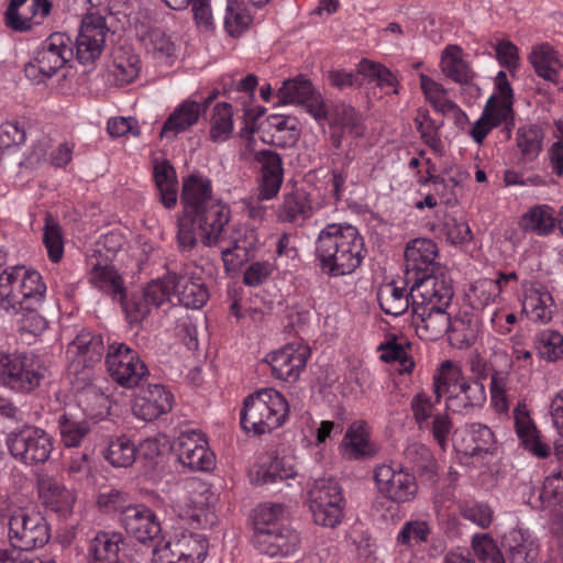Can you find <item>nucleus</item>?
Listing matches in <instances>:
<instances>
[{"mask_svg": "<svg viewBox=\"0 0 563 563\" xmlns=\"http://www.w3.org/2000/svg\"><path fill=\"white\" fill-rule=\"evenodd\" d=\"M180 198L184 210L177 220V242L183 252L191 251L198 240L207 247H219L228 272L250 260L255 238L230 223V207L213 197L208 178L194 174L185 178Z\"/></svg>", "mask_w": 563, "mask_h": 563, "instance_id": "obj_1", "label": "nucleus"}, {"mask_svg": "<svg viewBox=\"0 0 563 563\" xmlns=\"http://www.w3.org/2000/svg\"><path fill=\"white\" fill-rule=\"evenodd\" d=\"M366 250L358 230L347 223H331L316 241V257L322 273L339 277L352 274L362 264Z\"/></svg>", "mask_w": 563, "mask_h": 563, "instance_id": "obj_2", "label": "nucleus"}, {"mask_svg": "<svg viewBox=\"0 0 563 563\" xmlns=\"http://www.w3.org/2000/svg\"><path fill=\"white\" fill-rule=\"evenodd\" d=\"M412 325L424 341H437L450 331V314L446 312L454 290L451 282H424L410 287Z\"/></svg>", "mask_w": 563, "mask_h": 563, "instance_id": "obj_3", "label": "nucleus"}, {"mask_svg": "<svg viewBox=\"0 0 563 563\" xmlns=\"http://www.w3.org/2000/svg\"><path fill=\"white\" fill-rule=\"evenodd\" d=\"M435 402L442 395H448L446 407L453 412H464L482 407L486 401V390L479 378H468L453 362L446 360L441 364V372L433 378Z\"/></svg>", "mask_w": 563, "mask_h": 563, "instance_id": "obj_4", "label": "nucleus"}, {"mask_svg": "<svg viewBox=\"0 0 563 563\" xmlns=\"http://www.w3.org/2000/svg\"><path fill=\"white\" fill-rule=\"evenodd\" d=\"M288 416L285 397L274 388H264L249 395L240 413L241 427L255 435L279 428Z\"/></svg>", "mask_w": 563, "mask_h": 563, "instance_id": "obj_5", "label": "nucleus"}, {"mask_svg": "<svg viewBox=\"0 0 563 563\" xmlns=\"http://www.w3.org/2000/svg\"><path fill=\"white\" fill-rule=\"evenodd\" d=\"M0 518L8 519V538L14 549L31 551L49 541V525L35 506L1 508Z\"/></svg>", "mask_w": 563, "mask_h": 563, "instance_id": "obj_6", "label": "nucleus"}, {"mask_svg": "<svg viewBox=\"0 0 563 563\" xmlns=\"http://www.w3.org/2000/svg\"><path fill=\"white\" fill-rule=\"evenodd\" d=\"M47 368L32 352H0V385L18 394L35 391Z\"/></svg>", "mask_w": 563, "mask_h": 563, "instance_id": "obj_7", "label": "nucleus"}, {"mask_svg": "<svg viewBox=\"0 0 563 563\" xmlns=\"http://www.w3.org/2000/svg\"><path fill=\"white\" fill-rule=\"evenodd\" d=\"M74 57V42L64 32L52 33L36 49L25 67V76L34 82L52 78Z\"/></svg>", "mask_w": 563, "mask_h": 563, "instance_id": "obj_8", "label": "nucleus"}, {"mask_svg": "<svg viewBox=\"0 0 563 563\" xmlns=\"http://www.w3.org/2000/svg\"><path fill=\"white\" fill-rule=\"evenodd\" d=\"M90 283L113 300H119L130 324L141 323L151 312L143 294L128 297L124 280L113 266L96 264L90 273Z\"/></svg>", "mask_w": 563, "mask_h": 563, "instance_id": "obj_9", "label": "nucleus"}, {"mask_svg": "<svg viewBox=\"0 0 563 563\" xmlns=\"http://www.w3.org/2000/svg\"><path fill=\"white\" fill-rule=\"evenodd\" d=\"M438 256L437 244L426 238L412 240L405 250L406 282H412L416 287L424 282H451L442 267L435 262Z\"/></svg>", "mask_w": 563, "mask_h": 563, "instance_id": "obj_10", "label": "nucleus"}, {"mask_svg": "<svg viewBox=\"0 0 563 563\" xmlns=\"http://www.w3.org/2000/svg\"><path fill=\"white\" fill-rule=\"evenodd\" d=\"M308 503L317 525L334 528L341 522L345 500L339 482L333 477L314 479L308 489Z\"/></svg>", "mask_w": 563, "mask_h": 563, "instance_id": "obj_11", "label": "nucleus"}, {"mask_svg": "<svg viewBox=\"0 0 563 563\" xmlns=\"http://www.w3.org/2000/svg\"><path fill=\"white\" fill-rule=\"evenodd\" d=\"M208 548L202 534L184 531L174 539L156 543L152 550V563H202Z\"/></svg>", "mask_w": 563, "mask_h": 563, "instance_id": "obj_12", "label": "nucleus"}, {"mask_svg": "<svg viewBox=\"0 0 563 563\" xmlns=\"http://www.w3.org/2000/svg\"><path fill=\"white\" fill-rule=\"evenodd\" d=\"M11 455L26 465L43 464L53 451L52 438L42 429L25 426L8 437Z\"/></svg>", "mask_w": 563, "mask_h": 563, "instance_id": "obj_13", "label": "nucleus"}, {"mask_svg": "<svg viewBox=\"0 0 563 563\" xmlns=\"http://www.w3.org/2000/svg\"><path fill=\"white\" fill-rule=\"evenodd\" d=\"M278 104H299L318 122L328 119V107L324 98L310 79L297 75L283 81L277 90Z\"/></svg>", "mask_w": 563, "mask_h": 563, "instance_id": "obj_14", "label": "nucleus"}, {"mask_svg": "<svg viewBox=\"0 0 563 563\" xmlns=\"http://www.w3.org/2000/svg\"><path fill=\"white\" fill-rule=\"evenodd\" d=\"M109 32L106 18L99 13H87L74 42V56L81 65L93 64L101 55Z\"/></svg>", "mask_w": 563, "mask_h": 563, "instance_id": "obj_15", "label": "nucleus"}, {"mask_svg": "<svg viewBox=\"0 0 563 563\" xmlns=\"http://www.w3.org/2000/svg\"><path fill=\"white\" fill-rule=\"evenodd\" d=\"M374 481L378 492L397 504L413 500L418 493L416 475L402 467L380 464L374 470Z\"/></svg>", "mask_w": 563, "mask_h": 563, "instance_id": "obj_16", "label": "nucleus"}, {"mask_svg": "<svg viewBox=\"0 0 563 563\" xmlns=\"http://www.w3.org/2000/svg\"><path fill=\"white\" fill-rule=\"evenodd\" d=\"M174 450L178 461L191 471H211L216 465L214 454L198 431L183 432L175 441Z\"/></svg>", "mask_w": 563, "mask_h": 563, "instance_id": "obj_17", "label": "nucleus"}, {"mask_svg": "<svg viewBox=\"0 0 563 563\" xmlns=\"http://www.w3.org/2000/svg\"><path fill=\"white\" fill-rule=\"evenodd\" d=\"M49 0H10L5 11V24L15 32H29L43 24L49 15Z\"/></svg>", "mask_w": 563, "mask_h": 563, "instance_id": "obj_18", "label": "nucleus"}, {"mask_svg": "<svg viewBox=\"0 0 563 563\" xmlns=\"http://www.w3.org/2000/svg\"><path fill=\"white\" fill-rule=\"evenodd\" d=\"M310 349L301 344H287L266 356L275 378L294 383L306 368Z\"/></svg>", "mask_w": 563, "mask_h": 563, "instance_id": "obj_19", "label": "nucleus"}, {"mask_svg": "<svg viewBox=\"0 0 563 563\" xmlns=\"http://www.w3.org/2000/svg\"><path fill=\"white\" fill-rule=\"evenodd\" d=\"M120 522L126 533L141 543L156 541L162 532L156 514L143 504H134L122 511Z\"/></svg>", "mask_w": 563, "mask_h": 563, "instance_id": "obj_20", "label": "nucleus"}, {"mask_svg": "<svg viewBox=\"0 0 563 563\" xmlns=\"http://www.w3.org/2000/svg\"><path fill=\"white\" fill-rule=\"evenodd\" d=\"M254 159L260 165L257 199L271 200L278 195L284 181L282 156L272 150H261L255 154Z\"/></svg>", "mask_w": 563, "mask_h": 563, "instance_id": "obj_21", "label": "nucleus"}, {"mask_svg": "<svg viewBox=\"0 0 563 563\" xmlns=\"http://www.w3.org/2000/svg\"><path fill=\"white\" fill-rule=\"evenodd\" d=\"M173 395L161 384L141 385L134 397L133 413L144 420L153 421L172 410Z\"/></svg>", "mask_w": 563, "mask_h": 563, "instance_id": "obj_22", "label": "nucleus"}, {"mask_svg": "<svg viewBox=\"0 0 563 563\" xmlns=\"http://www.w3.org/2000/svg\"><path fill=\"white\" fill-rule=\"evenodd\" d=\"M324 121L329 123V140L335 150L342 147L344 133L354 139L362 137L365 134L362 115L352 106L346 103L336 104L331 112L328 110V119Z\"/></svg>", "mask_w": 563, "mask_h": 563, "instance_id": "obj_23", "label": "nucleus"}, {"mask_svg": "<svg viewBox=\"0 0 563 563\" xmlns=\"http://www.w3.org/2000/svg\"><path fill=\"white\" fill-rule=\"evenodd\" d=\"M299 536L288 525L255 532L253 543L261 554L287 556L299 547Z\"/></svg>", "mask_w": 563, "mask_h": 563, "instance_id": "obj_24", "label": "nucleus"}, {"mask_svg": "<svg viewBox=\"0 0 563 563\" xmlns=\"http://www.w3.org/2000/svg\"><path fill=\"white\" fill-rule=\"evenodd\" d=\"M66 353L70 366L77 372L79 367L91 368L99 363L104 353V344L101 335L81 331L69 343Z\"/></svg>", "mask_w": 563, "mask_h": 563, "instance_id": "obj_25", "label": "nucleus"}, {"mask_svg": "<svg viewBox=\"0 0 563 563\" xmlns=\"http://www.w3.org/2000/svg\"><path fill=\"white\" fill-rule=\"evenodd\" d=\"M167 282L172 284L173 296L188 309H200L209 299V291L200 278L168 272Z\"/></svg>", "mask_w": 563, "mask_h": 563, "instance_id": "obj_26", "label": "nucleus"}, {"mask_svg": "<svg viewBox=\"0 0 563 563\" xmlns=\"http://www.w3.org/2000/svg\"><path fill=\"white\" fill-rule=\"evenodd\" d=\"M460 435L461 440H456L454 445L464 455L494 454L496 450L495 435L486 424L479 422L466 423L460 430Z\"/></svg>", "mask_w": 563, "mask_h": 563, "instance_id": "obj_27", "label": "nucleus"}, {"mask_svg": "<svg viewBox=\"0 0 563 563\" xmlns=\"http://www.w3.org/2000/svg\"><path fill=\"white\" fill-rule=\"evenodd\" d=\"M514 420L516 433L523 448L537 457H548L551 448L541 441L540 433L525 406L519 404L514 409Z\"/></svg>", "mask_w": 563, "mask_h": 563, "instance_id": "obj_28", "label": "nucleus"}, {"mask_svg": "<svg viewBox=\"0 0 563 563\" xmlns=\"http://www.w3.org/2000/svg\"><path fill=\"white\" fill-rule=\"evenodd\" d=\"M124 537L118 532H98L89 542L88 563H124L121 551Z\"/></svg>", "mask_w": 563, "mask_h": 563, "instance_id": "obj_29", "label": "nucleus"}, {"mask_svg": "<svg viewBox=\"0 0 563 563\" xmlns=\"http://www.w3.org/2000/svg\"><path fill=\"white\" fill-rule=\"evenodd\" d=\"M553 298L540 284H526L523 286L522 312L527 317L540 323H547L552 319Z\"/></svg>", "mask_w": 563, "mask_h": 563, "instance_id": "obj_30", "label": "nucleus"}, {"mask_svg": "<svg viewBox=\"0 0 563 563\" xmlns=\"http://www.w3.org/2000/svg\"><path fill=\"white\" fill-rule=\"evenodd\" d=\"M501 545L510 563H533L538 556V545L528 531L511 529L505 533Z\"/></svg>", "mask_w": 563, "mask_h": 563, "instance_id": "obj_31", "label": "nucleus"}, {"mask_svg": "<svg viewBox=\"0 0 563 563\" xmlns=\"http://www.w3.org/2000/svg\"><path fill=\"white\" fill-rule=\"evenodd\" d=\"M313 208L309 195L303 190H295L284 195L276 216L279 222L302 225L307 219L311 218Z\"/></svg>", "mask_w": 563, "mask_h": 563, "instance_id": "obj_32", "label": "nucleus"}, {"mask_svg": "<svg viewBox=\"0 0 563 563\" xmlns=\"http://www.w3.org/2000/svg\"><path fill=\"white\" fill-rule=\"evenodd\" d=\"M201 113V106L197 101L185 100L169 114L161 130V137L174 140L197 123Z\"/></svg>", "mask_w": 563, "mask_h": 563, "instance_id": "obj_33", "label": "nucleus"}, {"mask_svg": "<svg viewBox=\"0 0 563 563\" xmlns=\"http://www.w3.org/2000/svg\"><path fill=\"white\" fill-rule=\"evenodd\" d=\"M406 459L413 465L422 484L434 487L439 482L438 463L429 448L413 443L405 450Z\"/></svg>", "mask_w": 563, "mask_h": 563, "instance_id": "obj_34", "label": "nucleus"}, {"mask_svg": "<svg viewBox=\"0 0 563 563\" xmlns=\"http://www.w3.org/2000/svg\"><path fill=\"white\" fill-rule=\"evenodd\" d=\"M494 102V98L487 100L482 117L472 126L471 136L477 144H482L487 134L503 122H505V130L508 137L515 125L514 117L508 118V114L497 109Z\"/></svg>", "mask_w": 563, "mask_h": 563, "instance_id": "obj_35", "label": "nucleus"}, {"mask_svg": "<svg viewBox=\"0 0 563 563\" xmlns=\"http://www.w3.org/2000/svg\"><path fill=\"white\" fill-rule=\"evenodd\" d=\"M153 175L163 206L170 209L176 206L178 181L174 166L167 159L153 161Z\"/></svg>", "mask_w": 563, "mask_h": 563, "instance_id": "obj_36", "label": "nucleus"}, {"mask_svg": "<svg viewBox=\"0 0 563 563\" xmlns=\"http://www.w3.org/2000/svg\"><path fill=\"white\" fill-rule=\"evenodd\" d=\"M23 266H13L0 274V307L9 314H19L22 307L20 277Z\"/></svg>", "mask_w": 563, "mask_h": 563, "instance_id": "obj_37", "label": "nucleus"}, {"mask_svg": "<svg viewBox=\"0 0 563 563\" xmlns=\"http://www.w3.org/2000/svg\"><path fill=\"white\" fill-rule=\"evenodd\" d=\"M441 69L449 79L460 85H470L475 77L470 64L463 59L462 48L457 45H449L442 52Z\"/></svg>", "mask_w": 563, "mask_h": 563, "instance_id": "obj_38", "label": "nucleus"}, {"mask_svg": "<svg viewBox=\"0 0 563 563\" xmlns=\"http://www.w3.org/2000/svg\"><path fill=\"white\" fill-rule=\"evenodd\" d=\"M479 327L478 318L468 312H462L453 320L450 319V331H448L450 344L456 349L470 347L477 340Z\"/></svg>", "mask_w": 563, "mask_h": 563, "instance_id": "obj_39", "label": "nucleus"}, {"mask_svg": "<svg viewBox=\"0 0 563 563\" xmlns=\"http://www.w3.org/2000/svg\"><path fill=\"white\" fill-rule=\"evenodd\" d=\"M376 296L380 309L389 316L398 317L411 306L410 291L407 292L405 287L397 286L395 282L380 285Z\"/></svg>", "mask_w": 563, "mask_h": 563, "instance_id": "obj_40", "label": "nucleus"}, {"mask_svg": "<svg viewBox=\"0 0 563 563\" xmlns=\"http://www.w3.org/2000/svg\"><path fill=\"white\" fill-rule=\"evenodd\" d=\"M544 131L538 124L520 126L516 133L517 146L520 151L521 161L525 163L534 162L543 150Z\"/></svg>", "mask_w": 563, "mask_h": 563, "instance_id": "obj_41", "label": "nucleus"}, {"mask_svg": "<svg viewBox=\"0 0 563 563\" xmlns=\"http://www.w3.org/2000/svg\"><path fill=\"white\" fill-rule=\"evenodd\" d=\"M558 223V218L554 217V210L548 205H538L529 209L520 221L521 228L526 231H531L538 235L550 234Z\"/></svg>", "mask_w": 563, "mask_h": 563, "instance_id": "obj_42", "label": "nucleus"}, {"mask_svg": "<svg viewBox=\"0 0 563 563\" xmlns=\"http://www.w3.org/2000/svg\"><path fill=\"white\" fill-rule=\"evenodd\" d=\"M419 79L426 99L435 111L443 114L459 113L465 115L454 101L445 98L448 90L441 84L434 81L424 74H420Z\"/></svg>", "mask_w": 563, "mask_h": 563, "instance_id": "obj_43", "label": "nucleus"}, {"mask_svg": "<svg viewBox=\"0 0 563 563\" xmlns=\"http://www.w3.org/2000/svg\"><path fill=\"white\" fill-rule=\"evenodd\" d=\"M529 60L538 76L545 80L555 81L562 64L549 44H542L532 49Z\"/></svg>", "mask_w": 563, "mask_h": 563, "instance_id": "obj_44", "label": "nucleus"}, {"mask_svg": "<svg viewBox=\"0 0 563 563\" xmlns=\"http://www.w3.org/2000/svg\"><path fill=\"white\" fill-rule=\"evenodd\" d=\"M366 423L363 421L353 422L346 430L343 444L350 450L351 455L355 459L372 457L376 454V450L368 440Z\"/></svg>", "mask_w": 563, "mask_h": 563, "instance_id": "obj_45", "label": "nucleus"}, {"mask_svg": "<svg viewBox=\"0 0 563 563\" xmlns=\"http://www.w3.org/2000/svg\"><path fill=\"white\" fill-rule=\"evenodd\" d=\"M537 355L547 362L563 360V335L555 330L545 329L533 336Z\"/></svg>", "mask_w": 563, "mask_h": 563, "instance_id": "obj_46", "label": "nucleus"}, {"mask_svg": "<svg viewBox=\"0 0 563 563\" xmlns=\"http://www.w3.org/2000/svg\"><path fill=\"white\" fill-rule=\"evenodd\" d=\"M406 345L409 346V343L398 342L396 335L389 334L378 346V351L382 352L379 358L385 363L397 362L400 366L398 369L400 374H410L415 362L408 355Z\"/></svg>", "mask_w": 563, "mask_h": 563, "instance_id": "obj_47", "label": "nucleus"}, {"mask_svg": "<svg viewBox=\"0 0 563 563\" xmlns=\"http://www.w3.org/2000/svg\"><path fill=\"white\" fill-rule=\"evenodd\" d=\"M19 287L22 296V307L43 305L46 286L40 273L36 271H26L23 267Z\"/></svg>", "mask_w": 563, "mask_h": 563, "instance_id": "obj_48", "label": "nucleus"}, {"mask_svg": "<svg viewBox=\"0 0 563 563\" xmlns=\"http://www.w3.org/2000/svg\"><path fill=\"white\" fill-rule=\"evenodd\" d=\"M58 429L63 444L67 448H76L90 432V424L86 420H78L71 415L63 413L58 418Z\"/></svg>", "mask_w": 563, "mask_h": 563, "instance_id": "obj_49", "label": "nucleus"}, {"mask_svg": "<svg viewBox=\"0 0 563 563\" xmlns=\"http://www.w3.org/2000/svg\"><path fill=\"white\" fill-rule=\"evenodd\" d=\"M104 459L115 467H129L136 459V448L126 437H118L109 442Z\"/></svg>", "mask_w": 563, "mask_h": 563, "instance_id": "obj_50", "label": "nucleus"}, {"mask_svg": "<svg viewBox=\"0 0 563 563\" xmlns=\"http://www.w3.org/2000/svg\"><path fill=\"white\" fill-rule=\"evenodd\" d=\"M288 511L282 504H262L254 517L255 532L286 526Z\"/></svg>", "mask_w": 563, "mask_h": 563, "instance_id": "obj_51", "label": "nucleus"}, {"mask_svg": "<svg viewBox=\"0 0 563 563\" xmlns=\"http://www.w3.org/2000/svg\"><path fill=\"white\" fill-rule=\"evenodd\" d=\"M173 10H185L191 5L194 19L199 27L210 31L213 29V15L210 0H163Z\"/></svg>", "mask_w": 563, "mask_h": 563, "instance_id": "obj_52", "label": "nucleus"}, {"mask_svg": "<svg viewBox=\"0 0 563 563\" xmlns=\"http://www.w3.org/2000/svg\"><path fill=\"white\" fill-rule=\"evenodd\" d=\"M232 106L228 102L217 103L211 118L210 139L213 142H223L229 139L232 129Z\"/></svg>", "mask_w": 563, "mask_h": 563, "instance_id": "obj_53", "label": "nucleus"}, {"mask_svg": "<svg viewBox=\"0 0 563 563\" xmlns=\"http://www.w3.org/2000/svg\"><path fill=\"white\" fill-rule=\"evenodd\" d=\"M413 121L423 143L435 153L441 154L443 144L439 135L440 125L430 117L429 111L419 109Z\"/></svg>", "mask_w": 563, "mask_h": 563, "instance_id": "obj_54", "label": "nucleus"}, {"mask_svg": "<svg viewBox=\"0 0 563 563\" xmlns=\"http://www.w3.org/2000/svg\"><path fill=\"white\" fill-rule=\"evenodd\" d=\"M43 242L49 260L58 263L64 254V240L59 223L51 214L45 218Z\"/></svg>", "mask_w": 563, "mask_h": 563, "instance_id": "obj_55", "label": "nucleus"}, {"mask_svg": "<svg viewBox=\"0 0 563 563\" xmlns=\"http://www.w3.org/2000/svg\"><path fill=\"white\" fill-rule=\"evenodd\" d=\"M297 472L285 457H275L268 465L257 471L256 483L276 484L288 478H294Z\"/></svg>", "mask_w": 563, "mask_h": 563, "instance_id": "obj_56", "label": "nucleus"}, {"mask_svg": "<svg viewBox=\"0 0 563 563\" xmlns=\"http://www.w3.org/2000/svg\"><path fill=\"white\" fill-rule=\"evenodd\" d=\"M472 549L482 563H505L503 552L488 533L474 534L472 538Z\"/></svg>", "mask_w": 563, "mask_h": 563, "instance_id": "obj_57", "label": "nucleus"}, {"mask_svg": "<svg viewBox=\"0 0 563 563\" xmlns=\"http://www.w3.org/2000/svg\"><path fill=\"white\" fill-rule=\"evenodd\" d=\"M137 352L129 347L124 343H113L109 345L106 355V365L109 375L112 377L115 374H120L126 365L137 361Z\"/></svg>", "mask_w": 563, "mask_h": 563, "instance_id": "obj_58", "label": "nucleus"}, {"mask_svg": "<svg viewBox=\"0 0 563 563\" xmlns=\"http://www.w3.org/2000/svg\"><path fill=\"white\" fill-rule=\"evenodd\" d=\"M42 306L21 307L18 318L19 331L34 336L41 335L47 329L46 319L40 313Z\"/></svg>", "mask_w": 563, "mask_h": 563, "instance_id": "obj_59", "label": "nucleus"}, {"mask_svg": "<svg viewBox=\"0 0 563 563\" xmlns=\"http://www.w3.org/2000/svg\"><path fill=\"white\" fill-rule=\"evenodd\" d=\"M42 494L47 505L64 511L71 507L75 501L74 495L57 481H48L42 485Z\"/></svg>", "mask_w": 563, "mask_h": 563, "instance_id": "obj_60", "label": "nucleus"}, {"mask_svg": "<svg viewBox=\"0 0 563 563\" xmlns=\"http://www.w3.org/2000/svg\"><path fill=\"white\" fill-rule=\"evenodd\" d=\"M141 38L146 51L156 58H167L174 54V43L158 27L151 29Z\"/></svg>", "mask_w": 563, "mask_h": 563, "instance_id": "obj_61", "label": "nucleus"}, {"mask_svg": "<svg viewBox=\"0 0 563 563\" xmlns=\"http://www.w3.org/2000/svg\"><path fill=\"white\" fill-rule=\"evenodd\" d=\"M540 500L544 508L563 507V470L545 477Z\"/></svg>", "mask_w": 563, "mask_h": 563, "instance_id": "obj_62", "label": "nucleus"}, {"mask_svg": "<svg viewBox=\"0 0 563 563\" xmlns=\"http://www.w3.org/2000/svg\"><path fill=\"white\" fill-rule=\"evenodd\" d=\"M440 227L441 233L451 244H463L470 242L473 239V234L467 222L457 220L453 216H444Z\"/></svg>", "mask_w": 563, "mask_h": 563, "instance_id": "obj_63", "label": "nucleus"}, {"mask_svg": "<svg viewBox=\"0 0 563 563\" xmlns=\"http://www.w3.org/2000/svg\"><path fill=\"white\" fill-rule=\"evenodd\" d=\"M148 375L147 366L137 356L136 362L126 365L120 371V374L112 376V379L124 388H139L147 379Z\"/></svg>", "mask_w": 563, "mask_h": 563, "instance_id": "obj_64", "label": "nucleus"}]
</instances>
